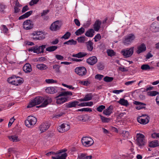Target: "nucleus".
<instances>
[{
    "mask_svg": "<svg viewBox=\"0 0 159 159\" xmlns=\"http://www.w3.org/2000/svg\"><path fill=\"white\" fill-rule=\"evenodd\" d=\"M8 152L9 153H15L16 151L15 149L13 148H10L8 149Z\"/></svg>",
    "mask_w": 159,
    "mask_h": 159,
    "instance_id": "63",
    "label": "nucleus"
},
{
    "mask_svg": "<svg viewBox=\"0 0 159 159\" xmlns=\"http://www.w3.org/2000/svg\"><path fill=\"white\" fill-rule=\"evenodd\" d=\"M75 72L79 76H83L87 73L86 68L83 66H79L76 67L75 70Z\"/></svg>",
    "mask_w": 159,
    "mask_h": 159,
    "instance_id": "8",
    "label": "nucleus"
},
{
    "mask_svg": "<svg viewBox=\"0 0 159 159\" xmlns=\"http://www.w3.org/2000/svg\"><path fill=\"white\" fill-rule=\"evenodd\" d=\"M93 43L91 41H89L86 43L87 48L88 51H91L93 50Z\"/></svg>",
    "mask_w": 159,
    "mask_h": 159,
    "instance_id": "32",
    "label": "nucleus"
},
{
    "mask_svg": "<svg viewBox=\"0 0 159 159\" xmlns=\"http://www.w3.org/2000/svg\"><path fill=\"white\" fill-rule=\"evenodd\" d=\"M149 146L151 148H155L159 146V143L157 140L152 141L149 143Z\"/></svg>",
    "mask_w": 159,
    "mask_h": 159,
    "instance_id": "30",
    "label": "nucleus"
},
{
    "mask_svg": "<svg viewBox=\"0 0 159 159\" xmlns=\"http://www.w3.org/2000/svg\"><path fill=\"white\" fill-rule=\"evenodd\" d=\"M101 38V36L100 34H97L95 36L94 38L95 42H97L100 40Z\"/></svg>",
    "mask_w": 159,
    "mask_h": 159,
    "instance_id": "59",
    "label": "nucleus"
},
{
    "mask_svg": "<svg viewBox=\"0 0 159 159\" xmlns=\"http://www.w3.org/2000/svg\"><path fill=\"white\" fill-rule=\"evenodd\" d=\"M81 142L84 146L89 147L93 144L94 141L93 139L90 137L85 136L82 138Z\"/></svg>",
    "mask_w": 159,
    "mask_h": 159,
    "instance_id": "4",
    "label": "nucleus"
},
{
    "mask_svg": "<svg viewBox=\"0 0 159 159\" xmlns=\"http://www.w3.org/2000/svg\"><path fill=\"white\" fill-rule=\"evenodd\" d=\"M146 49V47L145 44L144 43H142L138 47L137 53L138 54H140L145 51Z\"/></svg>",
    "mask_w": 159,
    "mask_h": 159,
    "instance_id": "19",
    "label": "nucleus"
},
{
    "mask_svg": "<svg viewBox=\"0 0 159 159\" xmlns=\"http://www.w3.org/2000/svg\"><path fill=\"white\" fill-rule=\"evenodd\" d=\"M50 125L47 122H43L41 124L39 127V129L41 131V133H42L47 129L49 127Z\"/></svg>",
    "mask_w": 159,
    "mask_h": 159,
    "instance_id": "12",
    "label": "nucleus"
},
{
    "mask_svg": "<svg viewBox=\"0 0 159 159\" xmlns=\"http://www.w3.org/2000/svg\"><path fill=\"white\" fill-rule=\"evenodd\" d=\"M107 52L109 56L112 57L115 55V52L113 50L111 49L107 50Z\"/></svg>",
    "mask_w": 159,
    "mask_h": 159,
    "instance_id": "57",
    "label": "nucleus"
},
{
    "mask_svg": "<svg viewBox=\"0 0 159 159\" xmlns=\"http://www.w3.org/2000/svg\"><path fill=\"white\" fill-rule=\"evenodd\" d=\"M95 31L93 29H89L86 32L85 35L88 37H92L94 35Z\"/></svg>",
    "mask_w": 159,
    "mask_h": 159,
    "instance_id": "24",
    "label": "nucleus"
},
{
    "mask_svg": "<svg viewBox=\"0 0 159 159\" xmlns=\"http://www.w3.org/2000/svg\"><path fill=\"white\" fill-rule=\"evenodd\" d=\"M92 158V156H87L84 153H81L78 156V158L79 159H91Z\"/></svg>",
    "mask_w": 159,
    "mask_h": 159,
    "instance_id": "31",
    "label": "nucleus"
},
{
    "mask_svg": "<svg viewBox=\"0 0 159 159\" xmlns=\"http://www.w3.org/2000/svg\"><path fill=\"white\" fill-rule=\"evenodd\" d=\"M159 92L156 91H152L147 93V95L148 96L153 97L158 95L155 99H159Z\"/></svg>",
    "mask_w": 159,
    "mask_h": 159,
    "instance_id": "20",
    "label": "nucleus"
},
{
    "mask_svg": "<svg viewBox=\"0 0 159 159\" xmlns=\"http://www.w3.org/2000/svg\"><path fill=\"white\" fill-rule=\"evenodd\" d=\"M60 66L57 65H55L53 66V68L54 69L57 73H59L60 72Z\"/></svg>",
    "mask_w": 159,
    "mask_h": 159,
    "instance_id": "55",
    "label": "nucleus"
},
{
    "mask_svg": "<svg viewBox=\"0 0 159 159\" xmlns=\"http://www.w3.org/2000/svg\"><path fill=\"white\" fill-rule=\"evenodd\" d=\"M79 102L78 101H73L70 102L66 104V107L67 108H71L72 107H75L76 106L79 104Z\"/></svg>",
    "mask_w": 159,
    "mask_h": 159,
    "instance_id": "22",
    "label": "nucleus"
},
{
    "mask_svg": "<svg viewBox=\"0 0 159 159\" xmlns=\"http://www.w3.org/2000/svg\"><path fill=\"white\" fill-rule=\"evenodd\" d=\"M8 138L10 140L13 142H18L20 140L18 138V137L15 135L8 136Z\"/></svg>",
    "mask_w": 159,
    "mask_h": 159,
    "instance_id": "35",
    "label": "nucleus"
},
{
    "mask_svg": "<svg viewBox=\"0 0 159 159\" xmlns=\"http://www.w3.org/2000/svg\"><path fill=\"white\" fill-rule=\"evenodd\" d=\"M135 39V36L134 34H129L125 36L123 39V43L125 45H130L134 40Z\"/></svg>",
    "mask_w": 159,
    "mask_h": 159,
    "instance_id": "1",
    "label": "nucleus"
},
{
    "mask_svg": "<svg viewBox=\"0 0 159 159\" xmlns=\"http://www.w3.org/2000/svg\"><path fill=\"white\" fill-rule=\"evenodd\" d=\"M15 120V119L14 118V117H13L11 118L9 122L8 123V126L9 127L11 126L14 120Z\"/></svg>",
    "mask_w": 159,
    "mask_h": 159,
    "instance_id": "64",
    "label": "nucleus"
},
{
    "mask_svg": "<svg viewBox=\"0 0 159 159\" xmlns=\"http://www.w3.org/2000/svg\"><path fill=\"white\" fill-rule=\"evenodd\" d=\"M77 111H80L91 112L92 111V110L91 108H84L82 109H79Z\"/></svg>",
    "mask_w": 159,
    "mask_h": 159,
    "instance_id": "54",
    "label": "nucleus"
},
{
    "mask_svg": "<svg viewBox=\"0 0 159 159\" xmlns=\"http://www.w3.org/2000/svg\"><path fill=\"white\" fill-rule=\"evenodd\" d=\"M94 94H92L91 93H89L87 94L84 98L83 99L80 98L79 99H94V98H97L96 97H94Z\"/></svg>",
    "mask_w": 159,
    "mask_h": 159,
    "instance_id": "36",
    "label": "nucleus"
},
{
    "mask_svg": "<svg viewBox=\"0 0 159 159\" xmlns=\"http://www.w3.org/2000/svg\"><path fill=\"white\" fill-rule=\"evenodd\" d=\"M57 48V47L55 46H50L46 48V50L48 52H52L55 51Z\"/></svg>",
    "mask_w": 159,
    "mask_h": 159,
    "instance_id": "42",
    "label": "nucleus"
},
{
    "mask_svg": "<svg viewBox=\"0 0 159 159\" xmlns=\"http://www.w3.org/2000/svg\"><path fill=\"white\" fill-rule=\"evenodd\" d=\"M58 88L56 87H49L47 88L45 91L47 93L53 94L58 92Z\"/></svg>",
    "mask_w": 159,
    "mask_h": 159,
    "instance_id": "13",
    "label": "nucleus"
},
{
    "mask_svg": "<svg viewBox=\"0 0 159 159\" xmlns=\"http://www.w3.org/2000/svg\"><path fill=\"white\" fill-rule=\"evenodd\" d=\"M102 22L99 20H97L93 25L94 30L96 32H98L101 28Z\"/></svg>",
    "mask_w": 159,
    "mask_h": 159,
    "instance_id": "14",
    "label": "nucleus"
},
{
    "mask_svg": "<svg viewBox=\"0 0 159 159\" xmlns=\"http://www.w3.org/2000/svg\"><path fill=\"white\" fill-rule=\"evenodd\" d=\"M36 67L40 70H44L48 68L47 66L43 64H38L36 65Z\"/></svg>",
    "mask_w": 159,
    "mask_h": 159,
    "instance_id": "33",
    "label": "nucleus"
},
{
    "mask_svg": "<svg viewBox=\"0 0 159 159\" xmlns=\"http://www.w3.org/2000/svg\"><path fill=\"white\" fill-rule=\"evenodd\" d=\"M61 26V22L59 20H57L51 24L50 29L52 31H57L60 29Z\"/></svg>",
    "mask_w": 159,
    "mask_h": 159,
    "instance_id": "9",
    "label": "nucleus"
},
{
    "mask_svg": "<svg viewBox=\"0 0 159 159\" xmlns=\"http://www.w3.org/2000/svg\"><path fill=\"white\" fill-rule=\"evenodd\" d=\"M46 48L45 45H42L41 46L36 45L31 47L28 49L29 52H33L34 53L39 54L40 53H43L44 52V49Z\"/></svg>",
    "mask_w": 159,
    "mask_h": 159,
    "instance_id": "3",
    "label": "nucleus"
},
{
    "mask_svg": "<svg viewBox=\"0 0 159 159\" xmlns=\"http://www.w3.org/2000/svg\"><path fill=\"white\" fill-rule=\"evenodd\" d=\"M134 47H131L123 49L121 53L125 57H130L133 54L134 51Z\"/></svg>",
    "mask_w": 159,
    "mask_h": 159,
    "instance_id": "6",
    "label": "nucleus"
},
{
    "mask_svg": "<svg viewBox=\"0 0 159 159\" xmlns=\"http://www.w3.org/2000/svg\"><path fill=\"white\" fill-rule=\"evenodd\" d=\"M77 43L76 41L73 39L69 40L65 42L64 43V44H67L68 45H75Z\"/></svg>",
    "mask_w": 159,
    "mask_h": 159,
    "instance_id": "38",
    "label": "nucleus"
},
{
    "mask_svg": "<svg viewBox=\"0 0 159 159\" xmlns=\"http://www.w3.org/2000/svg\"><path fill=\"white\" fill-rule=\"evenodd\" d=\"M6 6L2 4H0V12L2 13H5L4 10L6 8Z\"/></svg>",
    "mask_w": 159,
    "mask_h": 159,
    "instance_id": "45",
    "label": "nucleus"
},
{
    "mask_svg": "<svg viewBox=\"0 0 159 159\" xmlns=\"http://www.w3.org/2000/svg\"><path fill=\"white\" fill-rule=\"evenodd\" d=\"M1 32L4 34H7L8 32V29L5 25L1 26Z\"/></svg>",
    "mask_w": 159,
    "mask_h": 159,
    "instance_id": "40",
    "label": "nucleus"
},
{
    "mask_svg": "<svg viewBox=\"0 0 159 159\" xmlns=\"http://www.w3.org/2000/svg\"><path fill=\"white\" fill-rule=\"evenodd\" d=\"M106 107L105 106L101 105L97 107L96 109L99 112H101Z\"/></svg>",
    "mask_w": 159,
    "mask_h": 159,
    "instance_id": "49",
    "label": "nucleus"
},
{
    "mask_svg": "<svg viewBox=\"0 0 159 159\" xmlns=\"http://www.w3.org/2000/svg\"><path fill=\"white\" fill-rule=\"evenodd\" d=\"M71 35V34L69 32H67L66 34L63 35L61 37V39H68Z\"/></svg>",
    "mask_w": 159,
    "mask_h": 159,
    "instance_id": "50",
    "label": "nucleus"
},
{
    "mask_svg": "<svg viewBox=\"0 0 159 159\" xmlns=\"http://www.w3.org/2000/svg\"><path fill=\"white\" fill-rule=\"evenodd\" d=\"M100 116L102 122L104 123H108L110 120V119L104 117L101 115H100Z\"/></svg>",
    "mask_w": 159,
    "mask_h": 159,
    "instance_id": "48",
    "label": "nucleus"
},
{
    "mask_svg": "<svg viewBox=\"0 0 159 159\" xmlns=\"http://www.w3.org/2000/svg\"><path fill=\"white\" fill-rule=\"evenodd\" d=\"M154 67H151L148 64H143L141 67V69L143 70H147L151 69H153Z\"/></svg>",
    "mask_w": 159,
    "mask_h": 159,
    "instance_id": "37",
    "label": "nucleus"
},
{
    "mask_svg": "<svg viewBox=\"0 0 159 159\" xmlns=\"http://www.w3.org/2000/svg\"><path fill=\"white\" fill-rule=\"evenodd\" d=\"M159 23L156 22H153L151 25L150 29L153 32H159L158 26Z\"/></svg>",
    "mask_w": 159,
    "mask_h": 159,
    "instance_id": "15",
    "label": "nucleus"
},
{
    "mask_svg": "<svg viewBox=\"0 0 159 159\" xmlns=\"http://www.w3.org/2000/svg\"><path fill=\"white\" fill-rule=\"evenodd\" d=\"M77 40L79 43H83L85 41V36H82L78 37Z\"/></svg>",
    "mask_w": 159,
    "mask_h": 159,
    "instance_id": "53",
    "label": "nucleus"
},
{
    "mask_svg": "<svg viewBox=\"0 0 159 159\" xmlns=\"http://www.w3.org/2000/svg\"><path fill=\"white\" fill-rule=\"evenodd\" d=\"M15 77V75H13L9 78L7 80V81L9 83L13 84L14 83V80Z\"/></svg>",
    "mask_w": 159,
    "mask_h": 159,
    "instance_id": "46",
    "label": "nucleus"
},
{
    "mask_svg": "<svg viewBox=\"0 0 159 159\" xmlns=\"http://www.w3.org/2000/svg\"><path fill=\"white\" fill-rule=\"evenodd\" d=\"M98 61V59L95 56L90 57L87 60V62L91 65H93L96 64Z\"/></svg>",
    "mask_w": 159,
    "mask_h": 159,
    "instance_id": "16",
    "label": "nucleus"
},
{
    "mask_svg": "<svg viewBox=\"0 0 159 159\" xmlns=\"http://www.w3.org/2000/svg\"><path fill=\"white\" fill-rule=\"evenodd\" d=\"M72 94V93L70 91H65L59 93L56 98H58L63 96H67L68 95H71Z\"/></svg>",
    "mask_w": 159,
    "mask_h": 159,
    "instance_id": "25",
    "label": "nucleus"
},
{
    "mask_svg": "<svg viewBox=\"0 0 159 159\" xmlns=\"http://www.w3.org/2000/svg\"><path fill=\"white\" fill-rule=\"evenodd\" d=\"M137 144L139 147H142L145 144L144 136L141 134H137L136 135Z\"/></svg>",
    "mask_w": 159,
    "mask_h": 159,
    "instance_id": "5",
    "label": "nucleus"
},
{
    "mask_svg": "<svg viewBox=\"0 0 159 159\" xmlns=\"http://www.w3.org/2000/svg\"><path fill=\"white\" fill-rule=\"evenodd\" d=\"M134 103L137 106L135 107V108L137 110H140L144 108L145 107H144V106L146 105L144 103L136 101L134 102Z\"/></svg>",
    "mask_w": 159,
    "mask_h": 159,
    "instance_id": "23",
    "label": "nucleus"
},
{
    "mask_svg": "<svg viewBox=\"0 0 159 159\" xmlns=\"http://www.w3.org/2000/svg\"><path fill=\"white\" fill-rule=\"evenodd\" d=\"M42 100H31L29 105L27 106V108H31L35 105L40 104L42 101Z\"/></svg>",
    "mask_w": 159,
    "mask_h": 159,
    "instance_id": "17",
    "label": "nucleus"
},
{
    "mask_svg": "<svg viewBox=\"0 0 159 159\" xmlns=\"http://www.w3.org/2000/svg\"><path fill=\"white\" fill-rule=\"evenodd\" d=\"M87 54L86 53L79 52L77 54H73L72 57H73L80 58L85 56Z\"/></svg>",
    "mask_w": 159,
    "mask_h": 159,
    "instance_id": "29",
    "label": "nucleus"
},
{
    "mask_svg": "<svg viewBox=\"0 0 159 159\" xmlns=\"http://www.w3.org/2000/svg\"><path fill=\"white\" fill-rule=\"evenodd\" d=\"M32 12L33 11H32L26 12L24 14L20 16L19 18V19L20 20L28 17L32 14Z\"/></svg>",
    "mask_w": 159,
    "mask_h": 159,
    "instance_id": "28",
    "label": "nucleus"
},
{
    "mask_svg": "<svg viewBox=\"0 0 159 159\" xmlns=\"http://www.w3.org/2000/svg\"><path fill=\"white\" fill-rule=\"evenodd\" d=\"M103 79L105 81L109 82L112 81L113 80V78L112 77L106 76Z\"/></svg>",
    "mask_w": 159,
    "mask_h": 159,
    "instance_id": "52",
    "label": "nucleus"
},
{
    "mask_svg": "<svg viewBox=\"0 0 159 159\" xmlns=\"http://www.w3.org/2000/svg\"><path fill=\"white\" fill-rule=\"evenodd\" d=\"M121 135L124 139H127L129 137V133L128 131H123L122 132Z\"/></svg>",
    "mask_w": 159,
    "mask_h": 159,
    "instance_id": "43",
    "label": "nucleus"
},
{
    "mask_svg": "<svg viewBox=\"0 0 159 159\" xmlns=\"http://www.w3.org/2000/svg\"><path fill=\"white\" fill-rule=\"evenodd\" d=\"M154 87L153 86H149L148 87V86H147L146 88V89H145L144 91L143 92H147L148 91H150L152 90L153 89Z\"/></svg>",
    "mask_w": 159,
    "mask_h": 159,
    "instance_id": "61",
    "label": "nucleus"
},
{
    "mask_svg": "<svg viewBox=\"0 0 159 159\" xmlns=\"http://www.w3.org/2000/svg\"><path fill=\"white\" fill-rule=\"evenodd\" d=\"M37 119L33 116H29L25 121V125L28 128L33 127L36 123Z\"/></svg>",
    "mask_w": 159,
    "mask_h": 159,
    "instance_id": "2",
    "label": "nucleus"
},
{
    "mask_svg": "<svg viewBox=\"0 0 159 159\" xmlns=\"http://www.w3.org/2000/svg\"><path fill=\"white\" fill-rule=\"evenodd\" d=\"M113 110V106L112 105L109 106L107 109L104 110L103 113L107 116H110L112 113Z\"/></svg>",
    "mask_w": 159,
    "mask_h": 159,
    "instance_id": "18",
    "label": "nucleus"
},
{
    "mask_svg": "<svg viewBox=\"0 0 159 159\" xmlns=\"http://www.w3.org/2000/svg\"><path fill=\"white\" fill-rule=\"evenodd\" d=\"M42 33L41 31H35L31 35L33 36V37H37L38 36L40 35Z\"/></svg>",
    "mask_w": 159,
    "mask_h": 159,
    "instance_id": "56",
    "label": "nucleus"
},
{
    "mask_svg": "<svg viewBox=\"0 0 159 159\" xmlns=\"http://www.w3.org/2000/svg\"><path fill=\"white\" fill-rule=\"evenodd\" d=\"M45 82L48 84H53L56 83L57 82L56 80H54L52 79H47L45 80Z\"/></svg>",
    "mask_w": 159,
    "mask_h": 159,
    "instance_id": "51",
    "label": "nucleus"
},
{
    "mask_svg": "<svg viewBox=\"0 0 159 159\" xmlns=\"http://www.w3.org/2000/svg\"><path fill=\"white\" fill-rule=\"evenodd\" d=\"M33 24L32 21L30 20H27L25 21L23 24V27L24 29L29 30L33 27Z\"/></svg>",
    "mask_w": 159,
    "mask_h": 159,
    "instance_id": "11",
    "label": "nucleus"
},
{
    "mask_svg": "<svg viewBox=\"0 0 159 159\" xmlns=\"http://www.w3.org/2000/svg\"><path fill=\"white\" fill-rule=\"evenodd\" d=\"M124 91V90L123 89H120V90H114L112 91V92L113 93L116 94H119L120 93L123 92Z\"/></svg>",
    "mask_w": 159,
    "mask_h": 159,
    "instance_id": "60",
    "label": "nucleus"
},
{
    "mask_svg": "<svg viewBox=\"0 0 159 159\" xmlns=\"http://www.w3.org/2000/svg\"><path fill=\"white\" fill-rule=\"evenodd\" d=\"M66 151L67 150L66 149H62L57 151L55 154L56 155V157L52 156V159H66V158L67 156V154L66 153H64L62 154H61V153Z\"/></svg>",
    "mask_w": 159,
    "mask_h": 159,
    "instance_id": "7",
    "label": "nucleus"
},
{
    "mask_svg": "<svg viewBox=\"0 0 159 159\" xmlns=\"http://www.w3.org/2000/svg\"><path fill=\"white\" fill-rule=\"evenodd\" d=\"M33 99H51L50 98H45V97L41 96H38L35 98H34Z\"/></svg>",
    "mask_w": 159,
    "mask_h": 159,
    "instance_id": "58",
    "label": "nucleus"
},
{
    "mask_svg": "<svg viewBox=\"0 0 159 159\" xmlns=\"http://www.w3.org/2000/svg\"><path fill=\"white\" fill-rule=\"evenodd\" d=\"M51 100H45L43 103L40 105L37 106V107H46L49 103L51 102Z\"/></svg>",
    "mask_w": 159,
    "mask_h": 159,
    "instance_id": "44",
    "label": "nucleus"
},
{
    "mask_svg": "<svg viewBox=\"0 0 159 159\" xmlns=\"http://www.w3.org/2000/svg\"><path fill=\"white\" fill-rule=\"evenodd\" d=\"M70 129V126L67 124L63 123L57 127V129L59 132L63 133L68 131Z\"/></svg>",
    "mask_w": 159,
    "mask_h": 159,
    "instance_id": "10",
    "label": "nucleus"
},
{
    "mask_svg": "<svg viewBox=\"0 0 159 159\" xmlns=\"http://www.w3.org/2000/svg\"><path fill=\"white\" fill-rule=\"evenodd\" d=\"M23 68L24 71L26 73L30 72L32 70L31 65L29 63L25 64Z\"/></svg>",
    "mask_w": 159,
    "mask_h": 159,
    "instance_id": "21",
    "label": "nucleus"
},
{
    "mask_svg": "<svg viewBox=\"0 0 159 159\" xmlns=\"http://www.w3.org/2000/svg\"><path fill=\"white\" fill-rule=\"evenodd\" d=\"M84 32V29L83 27H81L80 29L78 30L75 32V34L77 36L81 35Z\"/></svg>",
    "mask_w": 159,
    "mask_h": 159,
    "instance_id": "41",
    "label": "nucleus"
},
{
    "mask_svg": "<svg viewBox=\"0 0 159 159\" xmlns=\"http://www.w3.org/2000/svg\"><path fill=\"white\" fill-rule=\"evenodd\" d=\"M23 82L22 79L19 77H16L15 76L13 84L16 86L19 85L22 83Z\"/></svg>",
    "mask_w": 159,
    "mask_h": 159,
    "instance_id": "27",
    "label": "nucleus"
},
{
    "mask_svg": "<svg viewBox=\"0 0 159 159\" xmlns=\"http://www.w3.org/2000/svg\"><path fill=\"white\" fill-rule=\"evenodd\" d=\"M118 102L122 105L127 106L128 104L127 100H119Z\"/></svg>",
    "mask_w": 159,
    "mask_h": 159,
    "instance_id": "47",
    "label": "nucleus"
},
{
    "mask_svg": "<svg viewBox=\"0 0 159 159\" xmlns=\"http://www.w3.org/2000/svg\"><path fill=\"white\" fill-rule=\"evenodd\" d=\"M138 121L140 123L142 124H146L148 123L149 120L147 118L145 119H143L141 117H139L137 118Z\"/></svg>",
    "mask_w": 159,
    "mask_h": 159,
    "instance_id": "26",
    "label": "nucleus"
},
{
    "mask_svg": "<svg viewBox=\"0 0 159 159\" xmlns=\"http://www.w3.org/2000/svg\"><path fill=\"white\" fill-rule=\"evenodd\" d=\"M103 77V75H102L98 74L95 75V78L100 80L102 79Z\"/></svg>",
    "mask_w": 159,
    "mask_h": 159,
    "instance_id": "62",
    "label": "nucleus"
},
{
    "mask_svg": "<svg viewBox=\"0 0 159 159\" xmlns=\"http://www.w3.org/2000/svg\"><path fill=\"white\" fill-rule=\"evenodd\" d=\"M93 104V102H83L79 104L78 106H79L84 107V106H92Z\"/></svg>",
    "mask_w": 159,
    "mask_h": 159,
    "instance_id": "34",
    "label": "nucleus"
},
{
    "mask_svg": "<svg viewBox=\"0 0 159 159\" xmlns=\"http://www.w3.org/2000/svg\"><path fill=\"white\" fill-rule=\"evenodd\" d=\"M45 37L44 34L42 33L39 36L37 37H32V38L34 40H40L44 39Z\"/></svg>",
    "mask_w": 159,
    "mask_h": 159,
    "instance_id": "39",
    "label": "nucleus"
}]
</instances>
